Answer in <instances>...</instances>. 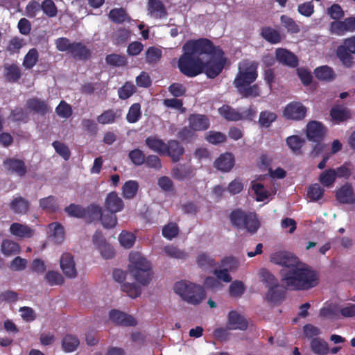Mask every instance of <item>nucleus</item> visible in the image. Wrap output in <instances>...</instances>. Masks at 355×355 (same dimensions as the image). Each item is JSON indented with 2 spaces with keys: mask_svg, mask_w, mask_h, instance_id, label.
Returning a JSON list of instances; mask_svg holds the SVG:
<instances>
[{
  "mask_svg": "<svg viewBox=\"0 0 355 355\" xmlns=\"http://www.w3.org/2000/svg\"><path fill=\"white\" fill-rule=\"evenodd\" d=\"M44 279L51 286H60L64 282L63 276L60 272L54 270H49L44 276Z\"/></svg>",
  "mask_w": 355,
  "mask_h": 355,
  "instance_id": "8fccbe9b",
  "label": "nucleus"
},
{
  "mask_svg": "<svg viewBox=\"0 0 355 355\" xmlns=\"http://www.w3.org/2000/svg\"><path fill=\"white\" fill-rule=\"evenodd\" d=\"M128 269L133 277L141 285L147 286L152 279L153 272L150 263L138 252L129 255Z\"/></svg>",
  "mask_w": 355,
  "mask_h": 355,
  "instance_id": "20e7f679",
  "label": "nucleus"
},
{
  "mask_svg": "<svg viewBox=\"0 0 355 355\" xmlns=\"http://www.w3.org/2000/svg\"><path fill=\"white\" fill-rule=\"evenodd\" d=\"M135 92V86L130 82H126L118 89V95L120 99L126 100L132 96Z\"/></svg>",
  "mask_w": 355,
  "mask_h": 355,
  "instance_id": "5fc2aeb1",
  "label": "nucleus"
},
{
  "mask_svg": "<svg viewBox=\"0 0 355 355\" xmlns=\"http://www.w3.org/2000/svg\"><path fill=\"white\" fill-rule=\"evenodd\" d=\"M109 317L112 322L123 327H135L137 324L133 316L117 309H112Z\"/></svg>",
  "mask_w": 355,
  "mask_h": 355,
  "instance_id": "2eb2a0df",
  "label": "nucleus"
},
{
  "mask_svg": "<svg viewBox=\"0 0 355 355\" xmlns=\"http://www.w3.org/2000/svg\"><path fill=\"white\" fill-rule=\"evenodd\" d=\"M330 116L333 121L341 123L351 118V112L347 108L334 107L330 110Z\"/></svg>",
  "mask_w": 355,
  "mask_h": 355,
  "instance_id": "4c0bfd02",
  "label": "nucleus"
},
{
  "mask_svg": "<svg viewBox=\"0 0 355 355\" xmlns=\"http://www.w3.org/2000/svg\"><path fill=\"white\" fill-rule=\"evenodd\" d=\"M130 37V31L125 28L116 30L112 36V42L115 45L125 44Z\"/></svg>",
  "mask_w": 355,
  "mask_h": 355,
  "instance_id": "a18cd8bd",
  "label": "nucleus"
},
{
  "mask_svg": "<svg viewBox=\"0 0 355 355\" xmlns=\"http://www.w3.org/2000/svg\"><path fill=\"white\" fill-rule=\"evenodd\" d=\"M109 19L114 24H122L125 22H130L131 18L123 8H115L112 9L108 14Z\"/></svg>",
  "mask_w": 355,
  "mask_h": 355,
  "instance_id": "2f4dec72",
  "label": "nucleus"
},
{
  "mask_svg": "<svg viewBox=\"0 0 355 355\" xmlns=\"http://www.w3.org/2000/svg\"><path fill=\"white\" fill-rule=\"evenodd\" d=\"M270 259L272 263L283 266L284 268L282 270H292L300 262L296 256L286 251L272 253Z\"/></svg>",
  "mask_w": 355,
  "mask_h": 355,
  "instance_id": "9b49d317",
  "label": "nucleus"
},
{
  "mask_svg": "<svg viewBox=\"0 0 355 355\" xmlns=\"http://www.w3.org/2000/svg\"><path fill=\"white\" fill-rule=\"evenodd\" d=\"M184 151V148L178 140L171 139L166 144L163 155L169 157L173 162H178L182 159Z\"/></svg>",
  "mask_w": 355,
  "mask_h": 355,
  "instance_id": "4468645a",
  "label": "nucleus"
},
{
  "mask_svg": "<svg viewBox=\"0 0 355 355\" xmlns=\"http://www.w3.org/2000/svg\"><path fill=\"white\" fill-rule=\"evenodd\" d=\"M29 207V201L21 196L14 198L10 203V209L16 214H26Z\"/></svg>",
  "mask_w": 355,
  "mask_h": 355,
  "instance_id": "cd10ccee",
  "label": "nucleus"
},
{
  "mask_svg": "<svg viewBox=\"0 0 355 355\" xmlns=\"http://www.w3.org/2000/svg\"><path fill=\"white\" fill-rule=\"evenodd\" d=\"M40 207L42 209L47 210L50 212H55L58 208L56 198L53 196H49L40 199Z\"/></svg>",
  "mask_w": 355,
  "mask_h": 355,
  "instance_id": "603ef678",
  "label": "nucleus"
},
{
  "mask_svg": "<svg viewBox=\"0 0 355 355\" xmlns=\"http://www.w3.org/2000/svg\"><path fill=\"white\" fill-rule=\"evenodd\" d=\"M173 290L182 300L189 304L198 305L206 298V292L202 286L188 281L176 282Z\"/></svg>",
  "mask_w": 355,
  "mask_h": 355,
  "instance_id": "39448f33",
  "label": "nucleus"
},
{
  "mask_svg": "<svg viewBox=\"0 0 355 355\" xmlns=\"http://www.w3.org/2000/svg\"><path fill=\"white\" fill-rule=\"evenodd\" d=\"M76 60H87L91 58V51L82 42H73L69 52Z\"/></svg>",
  "mask_w": 355,
  "mask_h": 355,
  "instance_id": "5701e85b",
  "label": "nucleus"
},
{
  "mask_svg": "<svg viewBox=\"0 0 355 355\" xmlns=\"http://www.w3.org/2000/svg\"><path fill=\"white\" fill-rule=\"evenodd\" d=\"M314 75L319 80L331 82L335 80L336 74L331 67L323 65L314 69Z\"/></svg>",
  "mask_w": 355,
  "mask_h": 355,
  "instance_id": "c85d7f7f",
  "label": "nucleus"
},
{
  "mask_svg": "<svg viewBox=\"0 0 355 355\" xmlns=\"http://www.w3.org/2000/svg\"><path fill=\"white\" fill-rule=\"evenodd\" d=\"M166 144L162 139L156 136H150L145 139L146 146L160 155H163Z\"/></svg>",
  "mask_w": 355,
  "mask_h": 355,
  "instance_id": "473e14b6",
  "label": "nucleus"
},
{
  "mask_svg": "<svg viewBox=\"0 0 355 355\" xmlns=\"http://www.w3.org/2000/svg\"><path fill=\"white\" fill-rule=\"evenodd\" d=\"M218 112L227 121H237L241 120V112L228 105H224L218 109Z\"/></svg>",
  "mask_w": 355,
  "mask_h": 355,
  "instance_id": "c9c22d12",
  "label": "nucleus"
},
{
  "mask_svg": "<svg viewBox=\"0 0 355 355\" xmlns=\"http://www.w3.org/2000/svg\"><path fill=\"white\" fill-rule=\"evenodd\" d=\"M135 236L130 232L122 231L119 234V240L122 246L125 248H130L135 242Z\"/></svg>",
  "mask_w": 355,
  "mask_h": 355,
  "instance_id": "774afa93",
  "label": "nucleus"
},
{
  "mask_svg": "<svg viewBox=\"0 0 355 355\" xmlns=\"http://www.w3.org/2000/svg\"><path fill=\"white\" fill-rule=\"evenodd\" d=\"M214 49V43L207 38L187 41L182 46L183 53L178 61L180 72L189 78L202 73V57L213 54L216 52Z\"/></svg>",
  "mask_w": 355,
  "mask_h": 355,
  "instance_id": "f257e3e1",
  "label": "nucleus"
},
{
  "mask_svg": "<svg viewBox=\"0 0 355 355\" xmlns=\"http://www.w3.org/2000/svg\"><path fill=\"white\" fill-rule=\"evenodd\" d=\"M26 106L30 110L42 116L50 112V107L48 103L45 101L37 98L28 99Z\"/></svg>",
  "mask_w": 355,
  "mask_h": 355,
  "instance_id": "a878e982",
  "label": "nucleus"
},
{
  "mask_svg": "<svg viewBox=\"0 0 355 355\" xmlns=\"http://www.w3.org/2000/svg\"><path fill=\"white\" fill-rule=\"evenodd\" d=\"M336 200L342 204H352L355 202L354 189L351 184L346 183L336 192Z\"/></svg>",
  "mask_w": 355,
  "mask_h": 355,
  "instance_id": "4be33fe9",
  "label": "nucleus"
},
{
  "mask_svg": "<svg viewBox=\"0 0 355 355\" xmlns=\"http://www.w3.org/2000/svg\"><path fill=\"white\" fill-rule=\"evenodd\" d=\"M41 10L49 17H54L58 13L57 7L52 0H44L41 4Z\"/></svg>",
  "mask_w": 355,
  "mask_h": 355,
  "instance_id": "e2e57ef3",
  "label": "nucleus"
},
{
  "mask_svg": "<svg viewBox=\"0 0 355 355\" xmlns=\"http://www.w3.org/2000/svg\"><path fill=\"white\" fill-rule=\"evenodd\" d=\"M191 173V168L184 164L177 166L172 171L173 177L178 180L189 178Z\"/></svg>",
  "mask_w": 355,
  "mask_h": 355,
  "instance_id": "49530a36",
  "label": "nucleus"
},
{
  "mask_svg": "<svg viewBox=\"0 0 355 355\" xmlns=\"http://www.w3.org/2000/svg\"><path fill=\"white\" fill-rule=\"evenodd\" d=\"M107 64L113 67H124L127 64L128 60L125 55L116 53H111L105 57Z\"/></svg>",
  "mask_w": 355,
  "mask_h": 355,
  "instance_id": "864d4df0",
  "label": "nucleus"
},
{
  "mask_svg": "<svg viewBox=\"0 0 355 355\" xmlns=\"http://www.w3.org/2000/svg\"><path fill=\"white\" fill-rule=\"evenodd\" d=\"M261 281L265 286L268 288L266 298L268 302H277L285 297L286 288L279 284L275 277L266 269H261Z\"/></svg>",
  "mask_w": 355,
  "mask_h": 355,
  "instance_id": "1a4fd4ad",
  "label": "nucleus"
},
{
  "mask_svg": "<svg viewBox=\"0 0 355 355\" xmlns=\"http://www.w3.org/2000/svg\"><path fill=\"white\" fill-rule=\"evenodd\" d=\"M3 164L9 171H11L20 177L24 176L27 172V167L24 162L21 159L8 158L4 161Z\"/></svg>",
  "mask_w": 355,
  "mask_h": 355,
  "instance_id": "393cba45",
  "label": "nucleus"
},
{
  "mask_svg": "<svg viewBox=\"0 0 355 355\" xmlns=\"http://www.w3.org/2000/svg\"><path fill=\"white\" fill-rule=\"evenodd\" d=\"M280 272L282 281L292 290H309L318 284V276L314 270L306 268H299L298 265L292 270H281Z\"/></svg>",
  "mask_w": 355,
  "mask_h": 355,
  "instance_id": "7ed1b4c3",
  "label": "nucleus"
},
{
  "mask_svg": "<svg viewBox=\"0 0 355 355\" xmlns=\"http://www.w3.org/2000/svg\"><path fill=\"white\" fill-rule=\"evenodd\" d=\"M229 218L234 228L245 230L251 234L256 233L260 227V222L254 212L235 209L230 214Z\"/></svg>",
  "mask_w": 355,
  "mask_h": 355,
  "instance_id": "423d86ee",
  "label": "nucleus"
},
{
  "mask_svg": "<svg viewBox=\"0 0 355 355\" xmlns=\"http://www.w3.org/2000/svg\"><path fill=\"white\" fill-rule=\"evenodd\" d=\"M162 57V51L155 46H150L145 53L146 62L148 64H157Z\"/></svg>",
  "mask_w": 355,
  "mask_h": 355,
  "instance_id": "a19ab883",
  "label": "nucleus"
},
{
  "mask_svg": "<svg viewBox=\"0 0 355 355\" xmlns=\"http://www.w3.org/2000/svg\"><path fill=\"white\" fill-rule=\"evenodd\" d=\"M248 322L247 320L236 311H231L227 315L226 327L228 330H241L248 329Z\"/></svg>",
  "mask_w": 355,
  "mask_h": 355,
  "instance_id": "f3484780",
  "label": "nucleus"
},
{
  "mask_svg": "<svg viewBox=\"0 0 355 355\" xmlns=\"http://www.w3.org/2000/svg\"><path fill=\"white\" fill-rule=\"evenodd\" d=\"M260 35L266 41L272 44L280 43L282 37L280 33L270 26H263L261 28Z\"/></svg>",
  "mask_w": 355,
  "mask_h": 355,
  "instance_id": "c756f323",
  "label": "nucleus"
},
{
  "mask_svg": "<svg viewBox=\"0 0 355 355\" xmlns=\"http://www.w3.org/2000/svg\"><path fill=\"white\" fill-rule=\"evenodd\" d=\"M128 157L134 165L138 166L144 164L146 155L141 150L135 148L129 152Z\"/></svg>",
  "mask_w": 355,
  "mask_h": 355,
  "instance_id": "4d7b16f0",
  "label": "nucleus"
},
{
  "mask_svg": "<svg viewBox=\"0 0 355 355\" xmlns=\"http://www.w3.org/2000/svg\"><path fill=\"white\" fill-rule=\"evenodd\" d=\"M245 288L241 281L236 280L232 282L229 287V292L232 297H239L245 292Z\"/></svg>",
  "mask_w": 355,
  "mask_h": 355,
  "instance_id": "338daca9",
  "label": "nucleus"
},
{
  "mask_svg": "<svg viewBox=\"0 0 355 355\" xmlns=\"http://www.w3.org/2000/svg\"><path fill=\"white\" fill-rule=\"evenodd\" d=\"M10 232L20 238H31L34 231L28 225L18 223H13L10 227Z\"/></svg>",
  "mask_w": 355,
  "mask_h": 355,
  "instance_id": "7c9ffc66",
  "label": "nucleus"
},
{
  "mask_svg": "<svg viewBox=\"0 0 355 355\" xmlns=\"http://www.w3.org/2000/svg\"><path fill=\"white\" fill-rule=\"evenodd\" d=\"M355 35L343 40V44L336 49V56L346 68H351L354 64Z\"/></svg>",
  "mask_w": 355,
  "mask_h": 355,
  "instance_id": "9d476101",
  "label": "nucleus"
},
{
  "mask_svg": "<svg viewBox=\"0 0 355 355\" xmlns=\"http://www.w3.org/2000/svg\"><path fill=\"white\" fill-rule=\"evenodd\" d=\"M324 193V188L319 184H312L307 189V198L311 201L316 202L323 197Z\"/></svg>",
  "mask_w": 355,
  "mask_h": 355,
  "instance_id": "37998d69",
  "label": "nucleus"
},
{
  "mask_svg": "<svg viewBox=\"0 0 355 355\" xmlns=\"http://www.w3.org/2000/svg\"><path fill=\"white\" fill-rule=\"evenodd\" d=\"M189 127L195 132L206 130L209 128V120L206 115L192 114L188 117Z\"/></svg>",
  "mask_w": 355,
  "mask_h": 355,
  "instance_id": "6ab92c4d",
  "label": "nucleus"
},
{
  "mask_svg": "<svg viewBox=\"0 0 355 355\" xmlns=\"http://www.w3.org/2000/svg\"><path fill=\"white\" fill-rule=\"evenodd\" d=\"M124 207L122 199L116 191H112L107 195L105 201V207L108 211L117 213L121 211Z\"/></svg>",
  "mask_w": 355,
  "mask_h": 355,
  "instance_id": "412c9836",
  "label": "nucleus"
},
{
  "mask_svg": "<svg viewBox=\"0 0 355 355\" xmlns=\"http://www.w3.org/2000/svg\"><path fill=\"white\" fill-rule=\"evenodd\" d=\"M80 344L79 340L77 336L67 334L62 340V347L65 352H74Z\"/></svg>",
  "mask_w": 355,
  "mask_h": 355,
  "instance_id": "ea45409f",
  "label": "nucleus"
},
{
  "mask_svg": "<svg viewBox=\"0 0 355 355\" xmlns=\"http://www.w3.org/2000/svg\"><path fill=\"white\" fill-rule=\"evenodd\" d=\"M148 11L156 19L166 18L168 15L165 6L160 0H148Z\"/></svg>",
  "mask_w": 355,
  "mask_h": 355,
  "instance_id": "b1692460",
  "label": "nucleus"
},
{
  "mask_svg": "<svg viewBox=\"0 0 355 355\" xmlns=\"http://www.w3.org/2000/svg\"><path fill=\"white\" fill-rule=\"evenodd\" d=\"M121 290L131 298H136L141 293L140 286L134 283H125L121 285Z\"/></svg>",
  "mask_w": 355,
  "mask_h": 355,
  "instance_id": "0e129e2a",
  "label": "nucleus"
},
{
  "mask_svg": "<svg viewBox=\"0 0 355 355\" xmlns=\"http://www.w3.org/2000/svg\"><path fill=\"white\" fill-rule=\"evenodd\" d=\"M38 58L37 50L35 48L31 49L24 56L23 66L26 69H31L37 64Z\"/></svg>",
  "mask_w": 355,
  "mask_h": 355,
  "instance_id": "de8ad7c7",
  "label": "nucleus"
},
{
  "mask_svg": "<svg viewBox=\"0 0 355 355\" xmlns=\"http://www.w3.org/2000/svg\"><path fill=\"white\" fill-rule=\"evenodd\" d=\"M311 350L316 354L325 355L329 351L327 342L320 338H314L311 341Z\"/></svg>",
  "mask_w": 355,
  "mask_h": 355,
  "instance_id": "79ce46f5",
  "label": "nucleus"
},
{
  "mask_svg": "<svg viewBox=\"0 0 355 355\" xmlns=\"http://www.w3.org/2000/svg\"><path fill=\"white\" fill-rule=\"evenodd\" d=\"M101 224L105 228L114 227L117 223V218L114 213L109 211L107 214L102 213L100 216Z\"/></svg>",
  "mask_w": 355,
  "mask_h": 355,
  "instance_id": "052dcab7",
  "label": "nucleus"
},
{
  "mask_svg": "<svg viewBox=\"0 0 355 355\" xmlns=\"http://www.w3.org/2000/svg\"><path fill=\"white\" fill-rule=\"evenodd\" d=\"M178 139L182 142L189 143L192 141L196 137L195 131L189 126L183 127L177 135Z\"/></svg>",
  "mask_w": 355,
  "mask_h": 355,
  "instance_id": "680f3d73",
  "label": "nucleus"
},
{
  "mask_svg": "<svg viewBox=\"0 0 355 355\" xmlns=\"http://www.w3.org/2000/svg\"><path fill=\"white\" fill-rule=\"evenodd\" d=\"M139 184L135 180L126 181L121 188V194L125 199H132L137 193Z\"/></svg>",
  "mask_w": 355,
  "mask_h": 355,
  "instance_id": "e433bc0d",
  "label": "nucleus"
},
{
  "mask_svg": "<svg viewBox=\"0 0 355 355\" xmlns=\"http://www.w3.org/2000/svg\"><path fill=\"white\" fill-rule=\"evenodd\" d=\"M257 68L258 64L255 62L239 64L233 85L242 98H256L260 96L259 85H251L258 77Z\"/></svg>",
  "mask_w": 355,
  "mask_h": 355,
  "instance_id": "f03ea898",
  "label": "nucleus"
},
{
  "mask_svg": "<svg viewBox=\"0 0 355 355\" xmlns=\"http://www.w3.org/2000/svg\"><path fill=\"white\" fill-rule=\"evenodd\" d=\"M336 180V172L334 168H329L322 171L319 177L318 181L324 187L331 188L334 186Z\"/></svg>",
  "mask_w": 355,
  "mask_h": 355,
  "instance_id": "f704fd0d",
  "label": "nucleus"
},
{
  "mask_svg": "<svg viewBox=\"0 0 355 355\" xmlns=\"http://www.w3.org/2000/svg\"><path fill=\"white\" fill-rule=\"evenodd\" d=\"M4 76L11 83L17 82L21 77L20 68L15 64L4 65Z\"/></svg>",
  "mask_w": 355,
  "mask_h": 355,
  "instance_id": "72a5a7b5",
  "label": "nucleus"
},
{
  "mask_svg": "<svg viewBox=\"0 0 355 355\" xmlns=\"http://www.w3.org/2000/svg\"><path fill=\"white\" fill-rule=\"evenodd\" d=\"M141 116V105L139 103H133L129 108L126 115V120L130 123L137 122Z\"/></svg>",
  "mask_w": 355,
  "mask_h": 355,
  "instance_id": "3c124183",
  "label": "nucleus"
},
{
  "mask_svg": "<svg viewBox=\"0 0 355 355\" xmlns=\"http://www.w3.org/2000/svg\"><path fill=\"white\" fill-rule=\"evenodd\" d=\"M121 116L122 110L121 109H108L97 116V121L102 125L112 124Z\"/></svg>",
  "mask_w": 355,
  "mask_h": 355,
  "instance_id": "bb28decb",
  "label": "nucleus"
},
{
  "mask_svg": "<svg viewBox=\"0 0 355 355\" xmlns=\"http://www.w3.org/2000/svg\"><path fill=\"white\" fill-rule=\"evenodd\" d=\"M306 112V107L301 103L293 101L286 106L284 116L287 119L300 121L305 117Z\"/></svg>",
  "mask_w": 355,
  "mask_h": 355,
  "instance_id": "ddd939ff",
  "label": "nucleus"
},
{
  "mask_svg": "<svg viewBox=\"0 0 355 355\" xmlns=\"http://www.w3.org/2000/svg\"><path fill=\"white\" fill-rule=\"evenodd\" d=\"M196 261L198 266L202 269H207L216 265L214 259L206 253L200 254L197 257Z\"/></svg>",
  "mask_w": 355,
  "mask_h": 355,
  "instance_id": "69168bd1",
  "label": "nucleus"
},
{
  "mask_svg": "<svg viewBox=\"0 0 355 355\" xmlns=\"http://www.w3.org/2000/svg\"><path fill=\"white\" fill-rule=\"evenodd\" d=\"M280 21L288 32L291 33H297L300 32V29L299 26L291 17L283 15L280 17Z\"/></svg>",
  "mask_w": 355,
  "mask_h": 355,
  "instance_id": "bf43d9fd",
  "label": "nucleus"
},
{
  "mask_svg": "<svg viewBox=\"0 0 355 355\" xmlns=\"http://www.w3.org/2000/svg\"><path fill=\"white\" fill-rule=\"evenodd\" d=\"M52 146L54 148L55 152L65 161L69 159L71 157V151L69 148L64 143L59 141H54L52 143Z\"/></svg>",
  "mask_w": 355,
  "mask_h": 355,
  "instance_id": "6e6d98bb",
  "label": "nucleus"
},
{
  "mask_svg": "<svg viewBox=\"0 0 355 355\" xmlns=\"http://www.w3.org/2000/svg\"><path fill=\"white\" fill-rule=\"evenodd\" d=\"M1 251L6 257L19 254L20 252L19 245L11 240L5 239L2 241Z\"/></svg>",
  "mask_w": 355,
  "mask_h": 355,
  "instance_id": "58836bf2",
  "label": "nucleus"
},
{
  "mask_svg": "<svg viewBox=\"0 0 355 355\" xmlns=\"http://www.w3.org/2000/svg\"><path fill=\"white\" fill-rule=\"evenodd\" d=\"M229 218L234 228L245 230L251 234L256 233L260 227V222L254 212L235 209L230 214Z\"/></svg>",
  "mask_w": 355,
  "mask_h": 355,
  "instance_id": "0eeeda50",
  "label": "nucleus"
},
{
  "mask_svg": "<svg viewBox=\"0 0 355 355\" xmlns=\"http://www.w3.org/2000/svg\"><path fill=\"white\" fill-rule=\"evenodd\" d=\"M326 132L327 128L320 121H311L306 125V137L309 141L320 142L324 139Z\"/></svg>",
  "mask_w": 355,
  "mask_h": 355,
  "instance_id": "f8f14e48",
  "label": "nucleus"
},
{
  "mask_svg": "<svg viewBox=\"0 0 355 355\" xmlns=\"http://www.w3.org/2000/svg\"><path fill=\"white\" fill-rule=\"evenodd\" d=\"M277 119V114L270 111H262L260 113L259 123L261 127L268 128Z\"/></svg>",
  "mask_w": 355,
  "mask_h": 355,
  "instance_id": "13d9d810",
  "label": "nucleus"
},
{
  "mask_svg": "<svg viewBox=\"0 0 355 355\" xmlns=\"http://www.w3.org/2000/svg\"><path fill=\"white\" fill-rule=\"evenodd\" d=\"M214 51L211 55H205L202 57V73L209 78H215L223 71L226 58L223 57L224 52L219 46L214 45Z\"/></svg>",
  "mask_w": 355,
  "mask_h": 355,
  "instance_id": "6e6552de",
  "label": "nucleus"
},
{
  "mask_svg": "<svg viewBox=\"0 0 355 355\" xmlns=\"http://www.w3.org/2000/svg\"><path fill=\"white\" fill-rule=\"evenodd\" d=\"M275 57L278 62L291 68H295L299 64L297 57L291 51L278 48L275 50Z\"/></svg>",
  "mask_w": 355,
  "mask_h": 355,
  "instance_id": "dca6fc26",
  "label": "nucleus"
},
{
  "mask_svg": "<svg viewBox=\"0 0 355 355\" xmlns=\"http://www.w3.org/2000/svg\"><path fill=\"white\" fill-rule=\"evenodd\" d=\"M68 216L78 218H85V207L74 203L70 204L64 208Z\"/></svg>",
  "mask_w": 355,
  "mask_h": 355,
  "instance_id": "09e8293b",
  "label": "nucleus"
},
{
  "mask_svg": "<svg viewBox=\"0 0 355 355\" xmlns=\"http://www.w3.org/2000/svg\"><path fill=\"white\" fill-rule=\"evenodd\" d=\"M60 268L68 278H75L77 276V270L73 257L70 253H64L60 258Z\"/></svg>",
  "mask_w": 355,
  "mask_h": 355,
  "instance_id": "a211bd4d",
  "label": "nucleus"
},
{
  "mask_svg": "<svg viewBox=\"0 0 355 355\" xmlns=\"http://www.w3.org/2000/svg\"><path fill=\"white\" fill-rule=\"evenodd\" d=\"M235 163L234 156L231 153L221 154L214 162V166L223 172H230Z\"/></svg>",
  "mask_w": 355,
  "mask_h": 355,
  "instance_id": "aec40b11",
  "label": "nucleus"
},
{
  "mask_svg": "<svg viewBox=\"0 0 355 355\" xmlns=\"http://www.w3.org/2000/svg\"><path fill=\"white\" fill-rule=\"evenodd\" d=\"M49 229L53 231L50 236L52 241L57 244L61 243L64 239V227L59 223H53L49 225Z\"/></svg>",
  "mask_w": 355,
  "mask_h": 355,
  "instance_id": "c03bdc74",
  "label": "nucleus"
}]
</instances>
